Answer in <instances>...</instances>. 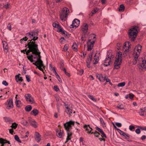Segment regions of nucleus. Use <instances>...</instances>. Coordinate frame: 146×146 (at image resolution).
<instances>
[{"label":"nucleus","instance_id":"obj_21","mask_svg":"<svg viewBox=\"0 0 146 146\" xmlns=\"http://www.w3.org/2000/svg\"><path fill=\"white\" fill-rule=\"evenodd\" d=\"M99 54V53L98 54L97 53L95 54L94 57V59L95 61V62H94V64H96L98 63V62L99 60V56H98V55Z\"/></svg>","mask_w":146,"mask_h":146},{"label":"nucleus","instance_id":"obj_5","mask_svg":"<svg viewBox=\"0 0 146 146\" xmlns=\"http://www.w3.org/2000/svg\"><path fill=\"white\" fill-rule=\"evenodd\" d=\"M84 127L88 133L94 134L95 136L96 137H98L99 136L100 134L96 131H94L92 132V128L90 127V125H85L84 126Z\"/></svg>","mask_w":146,"mask_h":146},{"label":"nucleus","instance_id":"obj_34","mask_svg":"<svg viewBox=\"0 0 146 146\" xmlns=\"http://www.w3.org/2000/svg\"><path fill=\"white\" fill-rule=\"evenodd\" d=\"M119 9V11H123L125 9V7L124 5L123 4L120 5Z\"/></svg>","mask_w":146,"mask_h":146},{"label":"nucleus","instance_id":"obj_1","mask_svg":"<svg viewBox=\"0 0 146 146\" xmlns=\"http://www.w3.org/2000/svg\"><path fill=\"white\" fill-rule=\"evenodd\" d=\"M27 45H26L25 47L28 46V47L30 50L33 51V54L37 55H40V52L38 48V45L35 43V42L31 41V40H28Z\"/></svg>","mask_w":146,"mask_h":146},{"label":"nucleus","instance_id":"obj_16","mask_svg":"<svg viewBox=\"0 0 146 146\" xmlns=\"http://www.w3.org/2000/svg\"><path fill=\"white\" fill-rule=\"evenodd\" d=\"M80 23V21L79 20L75 19L73 21L71 26H72L73 27H74L76 28L78 26Z\"/></svg>","mask_w":146,"mask_h":146},{"label":"nucleus","instance_id":"obj_12","mask_svg":"<svg viewBox=\"0 0 146 146\" xmlns=\"http://www.w3.org/2000/svg\"><path fill=\"white\" fill-rule=\"evenodd\" d=\"M133 54V64L134 65L136 64L137 63V62L139 61L140 62L141 61V59H138L139 55H138V54Z\"/></svg>","mask_w":146,"mask_h":146},{"label":"nucleus","instance_id":"obj_13","mask_svg":"<svg viewBox=\"0 0 146 146\" xmlns=\"http://www.w3.org/2000/svg\"><path fill=\"white\" fill-rule=\"evenodd\" d=\"M65 8H63L62 11L60 13V18L62 21H65L67 17H65Z\"/></svg>","mask_w":146,"mask_h":146},{"label":"nucleus","instance_id":"obj_58","mask_svg":"<svg viewBox=\"0 0 146 146\" xmlns=\"http://www.w3.org/2000/svg\"><path fill=\"white\" fill-rule=\"evenodd\" d=\"M134 96V95L132 93L129 94V97L130 99L132 100Z\"/></svg>","mask_w":146,"mask_h":146},{"label":"nucleus","instance_id":"obj_59","mask_svg":"<svg viewBox=\"0 0 146 146\" xmlns=\"http://www.w3.org/2000/svg\"><path fill=\"white\" fill-rule=\"evenodd\" d=\"M35 139L38 143H39L41 140L40 137H35Z\"/></svg>","mask_w":146,"mask_h":146},{"label":"nucleus","instance_id":"obj_46","mask_svg":"<svg viewBox=\"0 0 146 146\" xmlns=\"http://www.w3.org/2000/svg\"><path fill=\"white\" fill-rule=\"evenodd\" d=\"M28 39V38H27V36H25L24 38H22L20 40L21 43H22V41H23V40L27 41Z\"/></svg>","mask_w":146,"mask_h":146},{"label":"nucleus","instance_id":"obj_29","mask_svg":"<svg viewBox=\"0 0 146 146\" xmlns=\"http://www.w3.org/2000/svg\"><path fill=\"white\" fill-rule=\"evenodd\" d=\"M66 110V113L69 115H70L72 113V110L71 109H70L68 107H65Z\"/></svg>","mask_w":146,"mask_h":146},{"label":"nucleus","instance_id":"obj_15","mask_svg":"<svg viewBox=\"0 0 146 146\" xmlns=\"http://www.w3.org/2000/svg\"><path fill=\"white\" fill-rule=\"evenodd\" d=\"M37 55L33 54H31V56H27V57L31 62H32L35 61V60H33V59H35V58H37Z\"/></svg>","mask_w":146,"mask_h":146},{"label":"nucleus","instance_id":"obj_64","mask_svg":"<svg viewBox=\"0 0 146 146\" xmlns=\"http://www.w3.org/2000/svg\"><path fill=\"white\" fill-rule=\"evenodd\" d=\"M15 140L19 142L20 143H21V141L20 140L19 137H15Z\"/></svg>","mask_w":146,"mask_h":146},{"label":"nucleus","instance_id":"obj_37","mask_svg":"<svg viewBox=\"0 0 146 146\" xmlns=\"http://www.w3.org/2000/svg\"><path fill=\"white\" fill-rule=\"evenodd\" d=\"M122 53L121 52H119L118 53V55H117L116 58H119L120 60H122L121 57Z\"/></svg>","mask_w":146,"mask_h":146},{"label":"nucleus","instance_id":"obj_9","mask_svg":"<svg viewBox=\"0 0 146 146\" xmlns=\"http://www.w3.org/2000/svg\"><path fill=\"white\" fill-rule=\"evenodd\" d=\"M141 48L142 46L140 45H137L134 49L133 54H138V55H139L141 51Z\"/></svg>","mask_w":146,"mask_h":146},{"label":"nucleus","instance_id":"obj_28","mask_svg":"<svg viewBox=\"0 0 146 146\" xmlns=\"http://www.w3.org/2000/svg\"><path fill=\"white\" fill-rule=\"evenodd\" d=\"M119 131V133L121 134V135L126 136V137H129V134L127 133H125L123 131H121V130L120 129H118Z\"/></svg>","mask_w":146,"mask_h":146},{"label":"nucleus","instance_id":"obj_19","mask_svg":"<svg viewBox=\"0 0 146 146\" xmlns=\"http://www.w3.org/2000/svg\"><path fill=\"white\" fill-rule=\"evenodd\" d=\"M29 122L30 123L31 125L35 128L37 127V125L36 122L33 119H29Z\"/></svg>","mask_w":146,"mask_h":146},{"label":"nucleus","instance_id":"obj_2","mask_svg":"<svg viewBox=\"0 0 146 146\" xmlns=\"http://www.w3.org/2000/svg\"><path fill=\"white\" fill-rule=\"evenodd\" d=\"M139 32V27L136 26L132 27L128 31L129 38L132 41L135 40Z\"/></svg>","mask_w":146,"mask_h":146},{"label":"nucleus","instance_id":"obj_32","mask_svg":"<svg viewBox=\"0 0 146 146\" xmlns=\"http://www.w3.org/2000/svg\"><path fill=\"white\" fill-rule=\"evenodd\" d=\"M92 56L93 53H92L91 54L89 55V56L87 58L86 61L90 62L92 59Z\"/></svg>","mask_w":146,"mask_h":146},{"label":"nucleus","instance_id":"obj_39","mask_svg":"<svg viewBox=\"0 0 146 146\" xmlns=\"http://www.w3.org/2000/svg\"><path fill=\"white\" fill-rule=\"evenodd\" d=\"M93 46V45H91L89 44H88L87 50L88 51H90L92 48Z\"/></svg>","mask_w":146,"mask_h":146},{"label":"nucleus","instance_id":"obj_31","mask_svg":"<svg viewBox=\"0 0 146 146\" xmlns=\"http://www.w3.org/2000/svg\"><path fill=\"white\" fill-rule=\"evenodd\" d=\"M145 109L143 110L142 109H140L139 112V115L141 116H144V113L145 112Z\"/></svg>","mask_w":146,"mask_h":146},{"label":"nucleus","instance_id":"obj_61","mask_svg":"<svg viewBox=\"0 0 146 146\" xmlns=\"http://www.w3.org/2000/svg\"><path fill=\"white\" fill-rule=\"evenodd\" d=\"M135 132L138 134L140 133L141 131L140 129H137L135 130Z\"/></svg>","mask_w":146,"mask_h":146},{"label":"nucleus","instance_id":"obj_36","mask_svg":"<svg viewBox=\"0 0 146 146\" xmlns=\"http://www.w3.org/2000/svg\"><path fill=\"white\" fill-rule=\"evenodd\" d=\"M88 97L93 101L96 102L97 100L96 98H95L92 95H88Z\"/></svg>","mask_w":146,"mask_h":146},{"label":"nucleus","instance_id":"obj_20","mask_svg":"<svg viewBox=\"0 0 146 146\" xmlns=\"http://www.w3.org/2000/svg\"><path fill=\"white\" fill-rule=\"evenodd\" d=\"M6 143H7L9 144H10V142L9 141L0 138V143L2 144L1 146H4V144Z\"/></svg>","mask_w":146,"mask_h":146},{"label":"nucleus","instance_id":"obj_30","mask_svg":"<svg viewBox=\"0 0 146 146\" xmlns=\"http://www.w3.org/2000/svg\"><path fill=\"white\" fill-rule=\"evenodd\" d=\"M32 107L30 105L27 106L25 108V110L27 111H30L32 110Z\"/></svg>","mask_w":146,"mask_h":146},{"label":"nucleus","instance_id":"obj_35","mask_svg":"<svg viewBox=\"0 0 146 146\" xmlns=\"http://www.w3.org/2000/svg\"><path fill=\"white\" fill-rule=\"evenodd\" d=\"M77 47V45L76 43H74L72 46V49H75V51L76 52L78 50Z\"/></svg>","mask_w":146,"mask_h":146},{"label":"nucleus","instance_id":"obj_56","mask_svg":"<svg viewBox=\"0 0 146 146\" xmlns=\"http://www.w3.org/2000/svg\"><path fill=\"white\" fill-rule=\"evenodd\" d=\"M60 25L58 24H57L56 23H54L53 24V26L55 28H58V26Z\"/></svg>","mask_w":146,"mask_h":146},{"label":"nucleus","instance_id":"obj_14","mask_svg":"<svg viewBox=\"0 0 146 146\" xmlns=\"http://www.w3.org/2000/svg\"><path fill=\"white\" fill-rule=\"evenodd\" d=\"M122 60H120L119 58H116L114 63L115 68L116 69H118L119 68V65L121 64V62Z\"/></svg>","mask_w":146,"mask_h":146},{"label":"nucleus","instance_id":"obj_17","mask_svg":"<svg viewBox=\"0 0 146 146\" xmlns=\"http://www.w3.org/2000/svg\"><path fill=\"white\" fill-rule=\"evenodd\" d=\"M81 29L84 33H86L88 30V24L86 23H84L82 26Z\"/></svg>","mask_w":146,"mask_h":146},{"label":"nucleus","instance_id":"obj_22","mask_svg":"<svg viewBox=\"0 0 146 146\" xmlns=\"http://www.w3.org/2000/svg\"><path fill=\"white\" fill-rule=\"evenodd\" d=\"M15 104L16 106L18 108H20L22 106V104L21 101L17 99L16 100Z\"/></svg>","mask_w":146,"mask_h":146},{"label":"nucleus","instance_id":"obj_51","mask_svg":"<svg viewBox=\"0 0 146 146\" xmlns=\"http://www.w3.org/2000/svg\"><path fill=\"white\" fill-rule=\"evenodd\" d=\"M95 129L97 130L100 133L103 131L102 129L97 126L96 127Z\"/></svg>","mask_w":146,"mask_h":146},{"label":"nucleus","instance_id":"obj_45","mask_svg":"<svg viewBox=\"0 0 146 146\" xmlns=\"http://www.w3.org/2000/svg\"><path fill=\"white\" fill-rule=\"evenodd\" d=\"M62 70L64 72L65 74L68 76L69 77L70 76L69 73L68 72L66 71V70L65 68H64L62 69Z\"/></svg>","mask_w":146,"mask_h":146},{"label":"nucleus","instance_id":"obj_33","mask_svg":"<svg viewBox=\"0 0 146 146\" xmlns=\"http://www.w3.org/2000/svg\"><path fill=\"white\" fill-rule=\"evenodd\" d=\"M18 124L16 123L15 122H14L12 123V125L11 126V127L12 129H15L18 125Z\"/></svg>","mask_w":146,"mask_h":146},{"label":"nucleus","instance_id":"obj_55","mask_svg":"<svg viewBox=\"0 0 146 146\" xmlns=\"http://www.w3.org/2000/svg\"><path fill=\"white\" fill-rule=\"evenodd\" d=\"M115 125L118 127H120L122 125L121 123L117 122L115 123Z\"/></svg>","mask_w":146,"mask_h":146},{"label":"nucleus","instance_id":"obj_47","mask_svg":"<svg viewBox=\"0 0 146 146\" xmlns=\"http://www.w3.org/2000/svg\"><path fill=\"white\" fill-rule=\"evenodd\" d=\"M68 44H65L63 48V51H66L68 48Z\"/></svg>","mask_w":146,"mask_h":146},{"label":"nucleus","instance_id":"obj_4","mask_svg":"<svg viewBox=\"0 0 146 146\" xmlns=\"http://www.w3.org/2000/svg\"><path fill=\"white\" fill-rule=\"evenodd\" d=\"M74 125V122L72 121H70L64 124V127L66 130L67 134V137H70L72 135L73 132L72 130L71 125Z\"/></svg>","mask_w":146,"mask_h":146},{"label":"nucleus","instance_id":"obj_7","mask_svg":"<svg viewBox=\"0 0 146 146\" xmlns=\"http://www.w3.org/2000/svg\"><path fill=\"white\" fill-rule=\"evenodd\" d=\"M38 35V33L34 31H30L26 34V35L27 36L28 39H32L34 36H37Z\"/></svg>","mask_w":146,"mask_h":146},{"label":"nucleus","instance_id":"obj_27","mask_svg":"<svg viewBox=\"0 0 146 146\" xmlns=\"http://www.w3.org/2000/svg\"><path fill=\"white\" fill-rule=\"evenodd\" d=\"M20 75V74H19L15 76V79L17 82H18L19 81H23V79L22 78V77H20L19 76V75Z\"/></svg>","mask_w":146,"mask_h":146},{"label":"nucleus","instance_id":"obj_18","mask_svg":"<svg viewBox=\"0 0 146 146\" xmlns=\"http://www.w3.org/2000/svg\"><path fill=\"white\" fill-rule=\"evenodd\" d=\"M130 42L129 41H127L125 42V44H124V46H123V51H124L125 53L126 52H128V49H127V47L128 48L130 47Z\"/></svg>","mask_w":146,"mask_h":146},{"label":"nucleus","instance_id":"obj_53","mask_svg":"<svg viewBox=\"0 0 146 146\" xmlns=\"http://www.w3.org/2000/svg\"><path fill=\"white\" fill-rule=\"evenodd\" d=\"M35 137H40L41 135L38 132H35Z\"/></svg>","mask_w":146,"mask_h":146},{"label":"nucleus","instance_id":"obj_43","mask_svg":"<svg viewBox=\"0 0 146 146\" xmlns=\"http://www.w3.org/2000/svg\"><path fill=\"white\" fill-rule=\"evenodd\" d=\"M125 84V82H122L119 83L117 84L118 87H123L124 86Z\"/></svg>","mask_w":146,"mask_h":146},{"label":"nucleus","instance_id":"obj_54","mask_svg":"<svg viewBox=\"0 0 146 146\" xmlns=\"http://www.w3.org/2000/svg\"><path fill=\"white\" fill-rule=\"evenodd\" d=\"M2 84L5 86H7L8 85V84L6 81H3L2 82Z\"/></svg>","mask_w":146,"mask_h":146},{"label":"nucleus","instance_id":"obj_62","mask_svg":"<svg viewBox=\"0 0 146 146\" xmlns=\"http://www.w3.org/2000/svg\"><path fill=\"white\" fill-rule=\"evenodd\" d=\"M98 9L97 8L94 9V10L92 11V14H94L96 13L98 11Z\"/></svg>","mask_w":146,"mask_h":146},{"label":"nucleus","instance_id":"obj_26","mask_svg":"<svg viewBox=\"0 0 146 146\" xmlns=\"http://www.w3.org/2000/svg\"><path fill=\"white\" fill-rule=\"evenodd\" d=\"M38 113V110L36 109L33 110L31 112V114H33L34 116L36 115Z\"/></svg>","mask_w":146,"mask_h":146},{"label":"nucleus","instance_id":"obj_63","mask_svg":"<svg viewBox=\"0 0 146 146\" xmlns=\"http://www.w3.org/2000/svg\"><path fill=\"white\" fill-rule=\"evenodd\" d=\"M54 89L56 91H58L59 90V89L58 87V86H54Z\"/></svg>","mask_w":146,"mask_h":146},{"label":"nucleus","instance_id":"obj_10","mask_svg":"<svg viewBox=\"0 0 146 146\" xmlns=\"http://www.w3.org/2000/svg\"><path fill=\"white\" fill-rule=\"evenodd\" d=\"M141 61L139 62V65L142 69H145L146 70V60H143V59H141Z\"/></svg>","mask_w":146,"mask_h":146},{"label":"nucleus","instance_id":"obj_11","mask_svg":"<svg viewBox=\"0 0 146 146\" xmlns=\"http://www.w3.org/2000/svg\"><path fill=\"white\" fill-rule=\"evenodd\" d=\"M111 58L110 56L108 55L107 57H106L105 60V62L104 65L105 66H107L110 65L111 61H110Z\"/></svg>","mask_w":146,"mask_h":146},{"label":"nucleus","instance_id":"obj_25","mask_svg":"<svg viewBox=\"0 0 146 146\" xmlns=\"http://www.w3.org/2000/svg\"><path fill=\"white\" fill-rule=\"evenodd\" d=\"M56 134L57 136L61 137L64 136V131L61 129H60L59 131H56Z\"/></svg>","mask_w":146,"mask_h":146},{"label":"nucleus","instance_id":"obj_44","mask_svg":"<svg viewBox=\"0 0 146 146\" xmlns=\"http://www.w3.org/2000/svg\"><path fill=\"white\" fill-rule=\"evenodd\" d=\"M117 108L120 109H124L123 107V106L122 104H119L117 106Z\"/></svg>","mask_w":146,"mask_h":146},{"label":"nucleus","instance_id":"obj_49","mask_svg":"<svg viewBox=\"0 0 146 146\" xmlns=\"http://www.w3.org/2000/svg\"><path fill=\"white\" fill-rule=\"evenodd\" d=\"M58 32H61L63 30L62 28L60 26H58Z\"/></svg>","mask_w":146,"mask_h":146},{"label":"nucleus","instance_id":"obj_6","mask_svg":"<svg viewBox=\"0 0 146 146\" xmlns=\"http://www.w3.org/2000/svg\"><path fill=\"white\" fill-rule=\"evenodd\" d=\"M5 105L7 106L6 108L8 109H10L13 107V101L12 98H9L5 103Z\"/></svg>","mask_w":146,"mask_h":146},{"label":"nucleus","instance_id":"obj_40","mask_svg":"<svg viewBox=\"0 0 146 146\" xmlns=\"http://www.w3.org/2000/svg\"><path fill=\"white\" fill-rule=\"evenodd\" d=\"M65 8V17H67L68 13H69V10L68 8H66V7H65L64 8Z\"/></svg>","mask_w":146,"mask_h":146},{"label":"nucleus","instance_id":"obj_52","mask_svg":"<svg viewBox=\"0 0 146 146\" xmlns=\"http://www.w3.org/2000/svg\"><path fill=\"white\" fill-rule=\"evenodd\" d=\"M135 129V127L132 125H130L129 126V129L130 131H133V130Z\"/></svg>","mask_w":146,"mask_h":146},{"label":"nucleus","instance_id":"obj_48","mask_svg":"<svg viewBox=\"0 0 146 146\" xmlns=\"http://www.w3.org/2000/svg\"><path fill=\"white\" fill-rule=\"evenodd\" d=\"M91 41V40H88V44H91V45H92L94 46V44L95 42V40L93 41Z\"/></svg>","mask_w":146,"mask_h":146},{"label":"nucleus","instance_id":"obj_42","mask_svg":"<svg viewBox=\"0 0 146 146\" xmlns=\"http://www.w3.org/2000/svg\"><path fill=\"white\" fill-rule=\"evenodd\" d=\"M106 77V76L104 77L102 74H101L100 79V81L101 82H104L105 81V78Z\"/></svg>","mask_w":146,"mask_h":146},{"label":"nucleus","instance_id":"obj_38","mask_svg":"<svg viewBox=\"0 0 146 146\" xmlns=\"http://www.w3.org/2000/svg\"><path fill=\"white\" fill-rule=\"evenodd\" d=\"M100 121L101 123L102 124L103 127H106V123L104 122L103 119L102 118H100Z\"/></svg>","mask_w":146,"mask_h":146},{"label":"nucleus","instance_id":"obj_57","mask_svg":"<svg viewBox=\"0 0 146 146\" xmlns=\"http://www.w3.org/2000/svg\"><path fill=\"white\" fill-rule=\"evenodd\" d=\"M26 78L28 82H29L31 80H30V78H29V75H26Z\"/></svg>","mask_w":146,"mask_h":146},{"label":"nucleus","instance_id":"obj_23","mask_svg":"<svg viewBox=\"0 0 146 146\" xmlns=\"http://www.w3.org/2000/svg\"><path fill=\"white\" fill-rule=\"evenodd\" d=\"M2 42L3 48L4 49V51H6L5 50L7 51L8 49V47L7 42L5 41H3Z\"/></svg>","mask_w":146,"mask_h":146},{"label":"nucleus","instance_id":"obj_41","mask_svg":"<svg viewBox=\"0 0 146 146\" xmlns=\"http://www.w3.org/2000/svg\"><path fill=\"white\" fill-rule=\"evenodd\" d=\"M37 36H34L32 39L31 40H31L32 42H35V41L37 40L38 38Z\"/></svg>","mask_w":146,"mask_h":146},{"label":"nucleus","instance_id":"obj_8","mask_svg":"<svg viewBox=\"0 0 146 146\" xmlns=\"http://www.w3.org/2000/svg\"><path fill=\"white\" fill-rule=\"evenodd\" d=\"M26 100L27 101H29L31 103H33L34 102V99L32 96L29 94H26L25 95Z\"/></svg>","mask_w":146,"mask_h":146},{"label":"nucleus","instance_id":"obj_3","mask_svg":"<svg viewBox=\"0 0 146 146\" xmlns=\"http://www.w3.org/2000/svg\"><path fill=\"white\" fill-rule=\"evenodd\" d=\"M41 56L40 55H38L37 58L35 60V62L33 63V64L36 66V68H37L40 70L43 71V69L41 67H43L44 68L45 66L44 65L43 61L41 60Z\"/></svg>","mask_w":146,"mask_h":146},{"label":"nucleus","instance_id":"obj_60","mask_svg":"<svg viewBox=\"0 0 146 146\" xmlns=\"http://www.w3.org/2000/svg\"><path fill=\"white\" fill-rule=\"evenodd\" d=\"M122 45V44H121L120 43H118L117 44V49L119 50L120 49V48L121 46Z\"/></svg>","mask_w":146,"mask_h":146},{"label":"nucleus","instance_id":"obj_50","mask_svg":"<svg viewBox=\"0 0 146 146\" xmlns=\"http://www.w3.org/2000/svg\"><path fill=\"white\" fill-rule=\"evenodd\" d=\"M28 123V122L25 120H23L22 121V124L24 125H27Z\"/></svg>","mask_w":146,"mask_h":146},{"label":"nucleus","instance_id":"obj_24","mask_svg":"<svg viewBox=\"0 0 146 146\" xmlns=\"http://www.w3.org/2000/svg\"><path fill=\"white\" fill-rule=\"evenodd\" d=\"M3 119L5 120L6 122H9L10 123H11L13 121V120H12L11 118L7 117H4Z\"/></svg>","mask_w":146,"mask_h":146}]
</instances>
